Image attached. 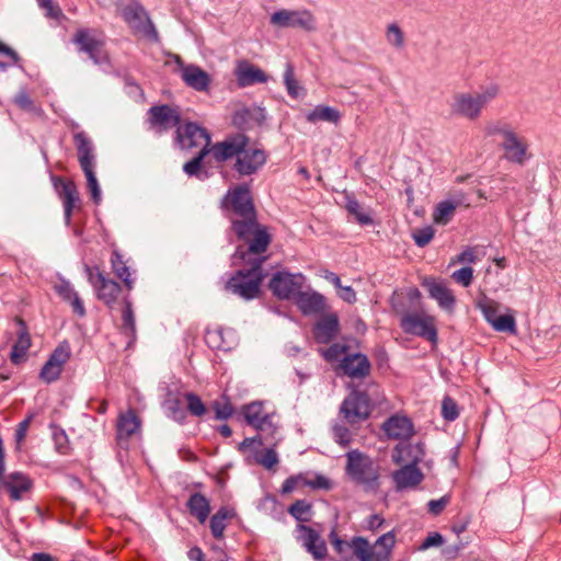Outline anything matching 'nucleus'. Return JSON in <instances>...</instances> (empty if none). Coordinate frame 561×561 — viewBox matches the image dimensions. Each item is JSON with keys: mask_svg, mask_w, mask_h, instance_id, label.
<instances>
[{"mask_svg": "<svg viewBox=\"0 0 561 561\" xmlns=\"http://www.w3.org/2000/svg\"><path fill=\"white\" fill-rule=\"evenodd\" d=\"M340 330L339 318L336 314H327L322 317L314 325L313 335L319 343H329L333 340Z\"/></svg>", "mask_w": 561, "mask_h": 561, "instance_id": "2f4dec72", "label": "nucleus"}, {"mask_svg": "<svg viewBox=\"0 0 561 561\" xmlns=\"http://www.w3.org/2000/svg\"><path fill=\"white\" fill-rule=\"evenodd\" d=\"M308 552H310L314 559L322 560L327 556V545L323 539L319 536L317 541L313 540L312 543L306 547Z\"/></svg>", "mask_w": 561, "mask_h": 561, "instance_id": "13d9d810", "label": "nucleus"}, {"mask_svg": "<svg viewBox=\"0 0 561 561\" xmlns=\"http://www.w3.org/2000/svg\"><path fill=\"white\" fill-rule=\"evenodd\" d=\"M234 75L240 88L250 87L256 83H265L268 80L267 75L261 68L247 60L238 62Z\"/></svg>", "mask_w": 561, "mask_h": 561, "instance_id": "393cba45", "label": "nucleus"}, {"mask_svg": "<svg viewBox=\"0 0 561 561\" xmlns=\"http://www.w3.org/2000/svg\"><path fill=\"white\" fill-rule=\"evenodd\" d=\"M181 115L178 108L168 104L151 106L148 110L149 129L157 135H162L180 125Z\"/></svg>", "mask_w": 561, "mask_h": 561, "instance_id": "ddd939ff", "label": "nucleus"}, {"mask_svg": "<svg viewBox=\"0 0 561 561\" xmlns=\"http://www.w3.org/2000/svg\"><path fill=\"white\" fill-rule=\"evenodd\" d=\"M298 530L301 534L300 539L305 547L312 543L313 540L317 541V538L319 537V534L314 529L305 525H299Z\"/></svg>", "mask_w": 561, "mask_h": 561, "instance_id": "69168bd1", "label": "nucleus"}, {"mask_svg": "<svg viewBox=\"0 0 561 561\" xmlns=\"http://www.w3.org/2000/svg\"><path fill=\"white\" fill-rule=\"evenodd\" d=\"M243 415L247 423L257 431L274 432L272 417L264 413L263 407L259 402H252L243 407Z\"/></svg>", "mask_w": 561, "mask_h": 561, "instance_id": "c85d7f7f", "label": "nucleus"}, {"mask_svg": "<svg viewBox=\"0 0 561 561\" xmlns=\"http://www.w3.org/2000/svg\"><path fill=\"white\" fill-rule=\"evenodd\" d=\"M492 327L499 332L516 333L515 318L511 314L499 316Z\"/></svg>", "mask_w": 561, "mask_h": 561, "instance_id": "603ef678", "label": "nucleus"}, {"mask_svg": "<svg viewBox=\"0 0 561 561\" xmlns=\"http://www.w3.org/2000/svg\"><path fill=\"white\" fill-rule=\"evenodd\" d=\"M472 277L473 271L470 266L461 267L460 270H457L451 274V278L456 283L461 284L465 287H468L471 284Z\"/></svg>", "mask_w": 561, "mask_h": 561, "instance_id": "4d7b16f0", "label": "nucleus"}, {"mask_svg": "<svg viewBox=\"0 0 561 561\" xmlns=\"http://www.w3.org/2000/svg\"><path fill=\"white\" fill-rule=\"evenodd\" d=\"M296 304L304 314H314L324 310V297L318 293H302L297 295Z\"/></svg>", "mask_w": 561, "mask_h": 561, "instance_id": "f704fd0d", "label": "nucleus"}, {"mask_svg": "<svg viewBox=\"0 0 561 561\" xmlns=\"http://www.w3.org/2000/svg\"><path fill=\"white\" fill-rule=\"evenodd\" d=\"M306 119L311 124H316L318 122L337 124L341 119V113L334 107L318 105L306 114Z\"/></svg>", "mask_w": 561, "mask_h": 561, "instance_id": "58836bf2", "label": "nucleus"}, {"mask_svg": "<svg viewBox=\"0 0 561 561\" xmlns=\"http://www.w3.org/2000/svg\"><path fill=\"white\" fill-rule=\"evenodd\" d=\"M423 286L427 288L430 296L435 299L438 305L446 310H451L456 299L451 290L435 279H425Z\"/></svg>", "mask_w": 561, "mask_h": 561, "instance_id": "473e14b6", "label": "nucleus"}, {"mask_svg": "<svg viewBox=\"0 0 561 561\" xmlns=\"http://www.w3.org/2000/svg\"><path fill=\"white\" fill-rule=\"evenodd\" d=\"M443 542H444L443 536L440 534H438V533H433V534H430L424 539V541L420 546V549L421 550H426V549H428L431 547H438V546L443 545Z\"/></svg>", "mask_w": 561, "mask_h": 561, "instance_id": "774afa93", "label": "nucleus"}, {"mask_svg": "<svg viewBox=\"0 0 561 561\" xmlns=\"http://www.w3.org/2000/svg\"><path fill=\"white\" fill-rule=\"evenodd\" d=\"M141 428V419L134 409L121 412L116 423V438L119 444L128 442L130 437L139 433Z\"/></svg>", "mask_w": 561, "mask_h": 561, "instance_id": "5701e85b", "label": "nucleus"}, {"mask_svg": "<svg viewBox=\"0 0 561 561\" xmlns=\"http://www.w3.org/2000/svg\"><path fill=\"white\" fill-rule=\"evenodd\" d=\"M304 282L305 277L300 273L291 274L283 271L272 276L268 288L279 299H291L300 294Z\"/></svg>", "mask_w": 561, "mask_h": 561, "instance_id": "4468645a", "label": "nucleus"}, {"mask_svg": "<svg viewBox=\"0 0 561 561\" xmlns=\"http://www.w3.org/2000/svg\"><path fill=\"white\" fill-rule=\"evenodd\" d=\"M232 229L238 239L247 245H268L271 242L267 228L257 222L256 216L233 219Z\"/></svg>", "mask_w": 561, "mask_h": 561, "instance_id": "9d476101", "label": "nucleus"}, {"mask_svg": "<svg viewBox=\"0 0 561 561\" xmlns=\"http://www.w3.org/2000/svg\"><path fill=\"white\" fill-rule=\"evenodd\" d=\"M73 43L79 46L81 51L88 54L95 65H102L108 61L107 55L102 49L103 43L92 36L88 30H78L73 36Z\"/></svg>", "mask_w": 561, "mask_h": 561, "instance_id": "412c9836", "label": "nucleus"}, {"mask_svg": "<svg viewBox=\"0 0 561 561\" xmlns=\"http://www.w3.org/2000/svg\"><path fill=\"white\" fill-rule=\"evenodd\" d=\"M288 512L299 522H309L311 517V504L305 500L294 502Z\"/></svg>", "mask_w": 561, "mask_h": 561, "instance_id": "49530a36", "label": "nucleus"}, {"mask_svg": "<svg viewBox=\"0 0 561 561\" xmlns=\"http://www.w3.org/2000/svg\"><path fill=\"white\" fill-rule=\"evenodd\" d=\"M424 455L423 443H400L393 448L391 458L396 465H414L417 467Z\"/></svg>", "mask_w": 561, "mask_h": 561, "instance_id": "4be33fe9", "label": "nucleus"}, {"mask_svg": "<svg viewBox=\"0 0 561 561\" xmlns=\"http://www.w3.org/2000/svg\"><path fill=\"white\" fill-rule=\"evenodd\" d=\"M413 237L415 242L419 245L427 244L434 237V230L432 227L427 226L421 229H417L413 232Z\"/></svg>", "mask_w": 561, "mask_h": 561, "instance_id": "680f3d73", "label": "nucleus"}, {"mask_svg": "<svg viewBox=\"0 0 561 561\" xmlns=\"http://www.w3.org/2000/svg\"><path fill=\"white\" fill-rule=\"evenodd\" d=\"M271 24L277 27H297L305 32H314L317 30V19L314 14L307 9L275 11L271 15Z\"/></svg>", "mask_w": 561, "mask_h": 561, "instance_id": "1a4fd4ad", "label": "nucleus"}, {"mask_svg": "<svg viewBox=\"0 0 561 561\" xmlns=\"http://www.w3.org/2000/svg\"><path fill=\"white\" fill-rule=\"evenodd\" d=\"M442 415L446 421H455L459 415L456 401L450 397H445L442 403Z\"/></svg>", "mask_w": 561, "mask_h": 561, "instance_id": "5fc2aeb1", "label": "nucleus"}, {"mask_svg": "<svg viewBox=\"0 0 561 561\" xmlns=\"http://www.w3.org/2000/svg\"><path fill=\"white\" fill-rule=\"evenodd\" d=\"M119 14L134 33L157 37V31L147 11L138 0L118 4Z\"/></svg>", "mask_w": 561, "mask_h": 561, "instance_id": "0eeeda50", "label": "nucleus"}, {"mask_svg": "<svg viewBox=\"0 0 561 561\" xmlns=\"http://www.w3.org/2000/svg\"><path fill=\"white\" fill-rule=\"evenodd\" d=\"M85 272L88 274L89 282L95 289L98 299L103 301L106 306L113 307L118 301L122 294L121 285L106 277L98 267H90L87 265Z\"/></svg>", "mask_w": 561, "mask_h": 561, "instance_id": "9b49d317", "label": "nucleus"}, {"mask_svg": "<svg viewBox=\"0 0 561 561\" xmlns=\"http://www.w3.org/2000/svg\"><path fill=\"white\" fill-rule=\"evenodd\" d=\"M400 327L408 334L422 336L432 343L437 342L435 318L423 311L402 313Z\"/></svg>", "mask_w": 561, "mask_h": 561, "instance_id": "6e6552de", "label": "nucleus"}, {"mask_svg": "<svg viewBox=\"0 0 561 561\" xmlns=\"http://www.w3.org/2000/svg\"><path fill=\"white\" fill-rule=\"evenodd\" d=\"M56 293L65 300L68 301L75 313L79 317L85 316V308L78 293L72 288L69 282L61 280L55 286Z\"/></svg>", "mask_w": 561, "mask_h": 561, "instance_id": "e433bc0d", "label": "nucleus"}, {"mask_svg": "<svg viewBox=\"0 0 561 561\" xmlns=\"http://www.w3.org/2000/svg\"><path fill=\"white\" fill-rule=\"evenodd\" d=\"M401 468L392 473L397 490L416 488L424 479L423 472L414 465H400Z\"/></svg>", "mask_w": 561, "mask_h": 561, "instance_id": "cd10ccee", "label": "nucleus"}, {"mask_svg": "<svg viewBox=\"0 0 561 561\" xmlns=\"http://www.w3.org/2000/svg\"><path fill=\"white\" fill-rule=\"evenodd\" d=\"M385 39L396 50H401L405 46L404 33L397 22L386 25Z\"/></svg>", "mask_w": 561, "mask_h": 561, "instance_id": "79ce46f5", "label": "nucleus"}, {"mask_svg": "<svg viewBox=\"0 0 561 561\" xmlns=\"http://www.w3.org/2000/svg\"><path fill=\"white\" fill-rule=\"evenodd\" d=\"M176 61L181 65V77L187 87L199 92L209 89L210 77L205 70L196 65H183L180 57H176Z\"/></svg>", "mask_w": 561, "mask_h": 561, "instance_id": "b1692460", "label": "nucleus"}, {"mask_svg": "<svg viewBox=\"0 0 561 561\" xmlns=\"http://www.w3.org/2000/svg\"><path fill=\"white\" fill-rule=\"evenodd\" d=\"M231 119L236 127L247 129L255 124H261L265 119V111L256 105L242 106L233 113Z\"/></svg>", "mask_w": 561, "mask_h": 561, "instance_id": "c756f323", "label": "nucleus"}, {"mask_svg": "<svg viewBox=\"0 0 561 561\" xmlns=\"http://www.w3.org/2000/svg\"><path fill=\"white\" fill-rule=\"evenodd\" d=\"M15 322L19 325V330L16 332L18 340H16L15 344L19 346V348H23L24 351L27 352L28 348L32 345V341H31V335L28 333V329L26 327V323L20 317L15 318Z\"/></svg>", "mask_w": 561, "mask_h": 561, "instance_id": "8fccbe9b", "label": "nucleus"}, {"mask_svg": "<svg viewBox=\"0 0 561 561\" xmlns=\"http://www.w3.org/2000/svg\"><path fill=\"white\" fill-rule=\"evenodd\" d=\"M14 103L24 111H33L34 110V102L32 101L28 93L24 90L20 91L15 98Z\"/></svg>", "mask_w": 561, "mask_h": 561, "instance_id": "0e129e2a", "label": "nucleus"}, {"mask_svg": "<svg viewBox=\"0 0 561 561\" xmlns=\"http://www.w3.org/2000/svg\"><path fill=\"white\" fill-rule=\"evenodd\" d=\"M266 162V153L259 148H250L249 145L240 150L234 169L240 175H251L257 172Z\"/></svg>", "mask_w": 561, "mask_h": 561, "instance_id": "aec40b11", "label": "nucleus"}, {"mask_svg": "<svg viewBox=\"0 0 561 561\" xmlns=\"http://www.w3.org/2000/svg\"><path fill=\"white\" fill-rule=\"evenodd\" d=\"M345 208L359 225L373 224L371 210L359 204L355 198H347Z\"/></svg>", "mask_w": 561, "mask_h": 561, "instance_id": "a19ab883", "label": "nucleus"}, {"mask_svg": "<svg viewBox=\"0 0 561 561\" xmlns=\"http://www.w3.org/2000/svg\"><path fill=\"white\" fill-rule=\"evenodd\" d=\"M346 473L358 484L374 488L379 478L378 467L366 454L355 449L346 454Z\"/></svg>", "mask_w": 561, "mask_h": 561, "instance_id": "423d86ee", "label": "nucleus"}, {"mask_svg": "<svg viewBox=\"0 0 561 561\" xmlns=\"http://www.w3.org/2000/svg\"><path fill=\"white\" fill-rule=\"evenodd\" d=\"M449 502H450V496H448V495H444L438 500H431L427 503L428 512L432 515L437 516L445 510V507L449 504Z\"/></svg>", "mask_w": 561, "mask_h": 561, "instance_id": "bf43d9fd", "label": "nucleus"}, {"mask_svg": "<svg viewBox=\"0 0 561 561\" xmlns=\"http://www.w3.org/2000/svg\"><path fill=\"white\" fill-rule=\"evenodd\" d=\"M335 370L337 375H344L351 379H364L370 375L371 364L366 355L355 353L345 355Z\"/></svg>", "mask_w": 561, "mask_h": 561, "instance_id": "6ab92c4d", "label": "nucleus"}, {"mask_svg": "<svg viewBox=\"0 0 561 561\" xmlns=\"http://www.w3.org/2000/svg\"><path fill=\"white\" fill-rule=\"evenodd\" d=\"M59 195L64 205L65 218L68 222L71 218L72 210L79 207L80 204V196L75 182L61 181Z\"/></svg>", "mask_w": 561, "mask_h": 561, "instance_id": "72a5a7b5", "label": "nucleus"}, {"mask_svg": "<svg viewBox=\"0 0 561 561\" xmlns=\"http://www.w3.org/2000/svg\"><path fill=\"white\" fill-rule=\"evenodd\" d=\"M213 409L215 411L216 419L218 420H227L233 414V407L230 400L222 396L218 400L213 403Z\"/></svg>", "mask_w": 561, "mask_h": 561, "instance_id": "09e8293b", "label": "nucleus"}, {"mask_svg": "<svg viewBox=\"0 0 561 561\" xmlns=\"http://www.w3.org/2000/svg\"><path fill=\"white\" fill-rule=\"evenodd\" d=\"M38 5L46 11L47 18L59 20L62 16V11L54 0H37Z\"/></svg>", "mask_w": 561, "mask_h": 561, "instance_id": "6e6d98bb", "label": "nucleus"}, {"mask_svg": "<svg viewBox=\"0 0 561 561\" xmlns=\"http://www.w3.org/2000/svg\"><path fill=\"white\" fill-rule=\"evenodd\" d=\"M382 430L391 439L407 440L414 434L412 421L407 416L392 415L382 424Z\"/></svg>", "mask_w": 561, "mask_h": 561, "instance_id": "a878e982", "label": "nucleus"}, {"mask_svg": "<svg viewBox=\"0 0 561 561\" xmlns=\"http://www.w3.org/2000/svg\"><path fill=\"white\" fill-rule=\"evenodd\" d=\"M234 516L236 512L233 508H229L227 506L220 507L210 518L209 527L211 535L216 539H222L228 522Z\"/></svg>", "mask_w": 561, "mask_h": 561, "instance_id": "4c0bfd02", "label": "nucleus"}, {"mask_svg": "<svg viewBox=\"0 0 561 561\" xmlns=\"http://www.w3.org/2000/svg\"><path fill=\"white\" fill-rule=\"evenodd\" d=\"M32 419H33V415H28L25 420H23L22 422L19 423L16 433H15L16 449L21 448V445L26 437V433L31 425Z\"/></svg>", "mask_w": 561, "mask_h": 561, "instance_id": "052dcab7", "label": "nucleus"}, {"mask_svg": "<svg viewBox=\"0 0 561 561\" xmlns=\"http://www.w3.org/2000/svg\"><path fill=\"white\" fill-rule=\"evenodd\" d=\"M333 435L336 443L346 446L351 442V432L344 425H335L333 427Z\"/></svg>", "mask_w": 561, "mask_h": 561, "instance_id": "e2e57ef3", "label": "nucleus"}, {"mask_svg": "<svg viewBox=\"0 0 561 561\" xmlns=\"http://www.w3.org/2000/svg\"><path fill=\"white\" fill-rule=\"evenodd\" d=\"M249 145V137L238 133L226 137L222 141L208 147V154H211L216 162H225L238 157L240 150Z\"/></svg>", "mask_w": 561, "mask_h": 561, "instance_id": "f3484780", "label": "nucleus"}, {"mask_svg": "<svg viewBox=\"0 0 561 561\" xmlns=\"http://www.w3.org/2000/svg\"><path fill=\"white\" fill-rule=\"evenodd\" d=\"M233 254V264L241 268L226 283V289L242 299L250 300L259 296L265 274L262 263L268 257L267 248H238Z\"/></svg>", "mask_w": 561, "mask_h": 561, "instance_id": "f257e3e1", "label": "nucleus"}, {"mask_svg": "<svg viewBox=\"0 0 561 561\" xmlns=\"http://www.w3.org/2000/svg\"><path fill=\"white\" fill-rule=\"evenodd\" d=\"M284 84L290 98L298 99L304 94V88L300 87L299 82L296 80L294 66L289 62L286 64Z\"/></svg>", "mask_w": 561, "mask_h": 561, "instance_id": "37998d69", "label": "nucleus"}, {"mask_svg": "<svg viewBox=\"0 0 561 561\" xmlns=\"http://www.w3.org/2000/svg\"><path fill=\"white\" fill-rule=\"evenodd\" d=\"M184 398L187 410L192 415L202 416L206 413V407L197 394L187 392L184 394Z\"/></svg>", "mask_w": 561, "mask_h": 561, "instance_id": "3c124183", "label": "nucleus"}, {"mask_svg": "<svg viewBox=\"0 0 561 561\" xmlns=\"http://www.w3.org/2000/svg\"><path fill=\"white\" fill-rule=\"evenodd\" d=\"M175 140L182 149L210 146V135L199 125L191 122L180 124L176 128Z\"/></svg>", "mask_w": 561, "mask_h": 561, "instance_id": "dca6fc26", "label": "nucleus"}, {"mask_svg": "<svg viewBox=\"0 0 561 561\" xmlns=\"http://www.w3.org/2000/svg\"><path fill=\"white\" fill-rule=\"evenodd\" d=\"M330 539L339 553L343 551L344 547H350L359 561H388L396 543V536L392 531L380 536L374 545L360 536L353 537L350 542L344 541L336 536L335 531H331Z\"/></svg>", "mask_w": 561, "mask_h": 561, "instance_id": "20e7f679", "label": "nucleus"}, {"mask_svg": "<svg viewBox=\"0 0 561 561\" xmlns=\"http://www.w3.org/2000/svg\"><path fill=\"white\" fill-rule=\"evenodd\" d=\"M348 346L345 344L334 343L330 345L323 353V357L328 362L341 360L345 355H350Z\"/></svg>", "mask_w": 561, "mask_h": 561, "instance_id": "864d4df0", "label": "nucleus"}, {"mask_svg": "<svg viewBox=\"0 0 561 561\" xmlns=\"http://www.w3.org/2000/svg\"><path fill=\"white\" fill-rule=\"evenodd\" d=\"M112 270L114 274L121 278L128 291L134 288V279L130 277L129 266L124 256L114 251L111 257Z\"/></svg>", "mask_w": 561, "mask_h": 561, "instance_id": "ea45409f", "label": "nucleus"}, {"mask_svg": "<svg viewBox=\"0 0 561 561\" xmlns=\"http://www.w3.org/2000/svg\"><path fill=\"white\" fill-rule=\"evenodd\" d=\"M501 94V85L496 82L480 85L477 91L457 92L449 103L450 115L476 122L483 111Z\"/></svg>", "mask_w": 561, "mask_h": 561, "instance_id": "f03ea898", "label": "nucleus"}, {"mask_svg": "<svg viewBox=\"0 0 561 561\" xmlns=\"http://www.w3.org/2000/svg\"><path fill=\"white\" fill-rule=\"evenodd\" d=\"M32 486L31 479L22 472H12L1 479L0 488L4 489L12 501H20Z\"/></svg>", "mask_w": 561, "mask_h": 561, "instance_id": "bb28decb", "label": "nucleus"}, {"mask_svg": "<svg viewBox=\"0 0 561 561\" xmlns=\"http://www.w3.org/2000/svg\"><path fill=\"white\" fill-rule=\"evenodd\" d=\"M222 206L232 210L240 218L255 217V209L251 198L250 190L245 185L229 190L222 201Z\"/></svg>", "mask_w": 561, "mask_h": 561, "instance_id": "2eb2a0df", "label": "nucleus"}, {"mask_svg": "<svg viewBox=\"0 0 561 561\" xmlns=\"http://www.w3.org/2000/svg\"><path fill=\"white\" fill-rule=\"evenodd\" d=\"M187 510L201 524H204L210 513V504L202 493H193L186 503Z\"/></svg>", "mask_w": 561, "mask_h": 561, "instance_id": "c9c22d12", "label": "nucleus"}, {"mask_svg": "<svg viewBox=\"0 0 561 561\" xmlns=\"http://www.w3.org/2000/svg\"><path fill=\"white\" fill-rule=\"evenodd\" d=\"M73 141L77 148L78 161L87 179V187L94 204H100L102 199L101 188L94 172L95 153L94 145L84 131H78L73 135Z\"/></svg>", "mask_w": 561, "mask_h": 561, "instance_id": "39448f33", "label": "nucleus"}, {"mask_svg": "<svg viewBox=\"0 0 561 561\" xmlns=\"http://www.w3.org/2000/svg\"><path fill=\"white\" fill-rule=\"evenodd\" d=\"M70 356L71 351L68 342L60 343L44 364L39 373L41 379L48 383L57 380Z\"/></svg>", "mask_w": 561, "mask_h": 561, "instance_id": "a211bd4d", "label": "nucleus"}, {"mask_svg": "<svg viewBox=\"0 0 561 561\" xmlns=\"http://www.w3.org/2000/svg\"><path fill=\"white\" fill-rule=\"evenodd\" d=\"M255 461L265 469L272 470L277 466L279 459L274 448H267L255 454Z\"/></svg>", "mask_w": 561, "mask_h": 561, "instance_id": "de8ad7c7", "label": "nucleus"}, {"mask_svg": "<svg viewBox=\"0 0 561 561\" xmlns=\"http://www.w3.org/2000/svg\"><path fill=\"white\" fill-rule=\"evenodd\" d=\"M488 137H500V148L503 157L511 163L524 165L530 158L529 142L516 128L504 119L488 122L484 126Z\"/></svg>", "mask_w": 561, "mask_h": 561, "instance_id": "7ed1b4c3", "label": "nucleus"}, {"mask_svg": "<svg viewBox=\"0 0 561 561\" xmlns=\"http://www.w3.org/2000/svg\"><path fill=\"white\" fill-rule=\"evenodd\" d=\"M460 206H469V203L466 202L465 195L462 193L456 194L453 199L438 203L433 213L434 222L438 225L448 224L454 217L455 210Z\"/></svg>", "mask_w": 561, "mask_h": 561, "instance_id": "7c9ffc66", "label": "nucleus"}, {"mask_svg": "<svg viewBox=\"0 0 561 561\" xmlns=\"http://www.w3.org/2000/svg\"><path fill=\"white\" fill-rule=\"evenodd\" d=\"M206 156H208V148L203 147L196 157L184 164V172L188 176H197L198 179H202V175L205 174L202 171V162Z\"/></svg>", "mask_w": 561, "mask_h": 561, "instance_id": "a18cd8bd", "label": "nucleus"}, {"mask_svg": "<svg viewBox=\"0 0 561 561\" xmlns=\"http://www.w3.org/2000/svg\"><path fill=\"white\" fill-rule=\"evenodd\" d=\"M371 413L369 397L364 391L352 390L340 408V414L351 424L364 421Z\"/></svg>", "mask_w": 561, "mask_h": 561, "instance_id": "f8f14e48", "label": "nucleus"}, {"mask_svg": "<svg viewBox=\"0 0 561 561\" xmlns=\"http://www.w3.org/2000/svg\"><path fill=\"white\" fill-rule=\"evenodd\" d=\"M122 332L127 337L135 339V334H136L135 316H134V311L131 308V302L127 298L124 299Z\"/></svg>", "mask_w": 561, "mask_h": 561, "instance_id": "c03bdc74", "label": "nucleus"}, {"mask_svg": "<svg viewBox=\"0 0 561 561\" xmlns=\"http://www.w3.org/2000/svg\"><path fill=\"white\" fill-rule=\"evenodd\" d=\"M170 415L173 420L176 422H183L185 419V411L182 408L181 401L179 399H175L170 402L169 405Z\"/></svg>", "mask_w": 561, "mask_h": 561, "instance_id": "338daca9", "label": "nucleus"}]
</instances>
